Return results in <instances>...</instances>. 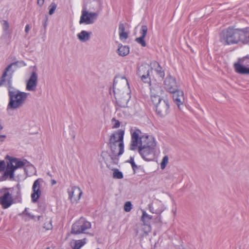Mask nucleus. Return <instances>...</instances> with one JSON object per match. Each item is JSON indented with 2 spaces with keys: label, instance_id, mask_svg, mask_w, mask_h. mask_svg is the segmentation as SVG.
<instances>
[{
  "label": "nucleus",
  "instance_id": "nucleus-1",
  "mask_svg": "<svg viewBox=\"0 0 249 249\" xmlns=\"http://www.w3.org/2000/svg\"><path fill=\"white\" fill-rule=\"evenodd\" d=\"M18 62L12 63L9 65L5 69L1 76V86H5L8 88L9 101L8 107L12 109H17L21 107L25 104L29 93L20 91L14 89L12 87V77L15 69L13 66H17Z\"/></svg>",
  "mask_w": 249,
  "mask_h": 249
},
{
  "label": "nucleus",
  "instance_id": "nucleus-2",
  "mask_svg": "<svg viewBox=\"0 0 249 249\" xmlns=\"http://www.w3.org/2000/svg\"><path fill=\"white\" fill-rule=\"evenodd\" d=\"M141 131L136 129L131 134L130 149L135 150L138 147L139 152L145 160H151L154 158L156 143L155 139L151 136L143 135L140 137Z\"/></svg>",
  "mask_w": 249,
  "mask_h": 249
},
{
  "label": "nucleus",
  "instance_id": "nucleus-3",
  "mask_svg": "<svg viewBox=\"0 0 249 249\" xmlns=\"http://www.w3.org/2000/svg\"><path fill=\"white\" fill-rule=\"evenodd\" d=\"M128 85L127 80L125 76L118 75L116 76L114 79L113 90L115 99L117 100L118 105L121 107H125L127 106L130 96L127 93L123 97H121V91L123 90L124 88H125Z\"/></svg>",
  "mask_w": 249,
  "mask_h": 249
},
{
  "label": "nucleus",
  "instance_id": "nucleus-4",
  "mask_svg": "<svg viewBox=\"0 0 249 249\" xmlns=\"http://www.w3.org/2000/svg\"><path fill=\"white\" fill-rule=\"evenodd\" d=\"M238 29L229 27L220 34V41L224 45L236 44L239 42Z\"/></svg>",
  "mask_w": 249,
  "mask_h": 249
},
{
  "label": "nucleus",
  "instance_id": "nucleus-5",
  "mask_svg": "<svg viewBox=\"0 0 249 249\" xmlns=\"http://www.w3.org/2000/svg\"><path fill=\"white\" fill-rule=\"evenodd\" d=\"M155 105L157 114L160 117H164L170 112V105L167 99H160L157 103H153Z\"/></svg>",
  "mask_w": 249,
  "mask_h": 249
},
{
  "label": "nucleus",
  "instance_id": "nucleus-6",
  "mask_svg": "<svg viewBox=\"0 0 249 249\" xmlns=\"http://www.w3.org/2000/svg\"><path fill=\"white\" fill-rule=\"evenodd\" d=\"M124 130L119 129L112 133L109 138V143H118L119 152L118 156L122 155L124 153Z\"/></svg>",
  "mask_w": 249,
  "mask_h": 249
},
{
  "label": "nucleus",
  "instance_id": "nucleus-7",
  "mask_svg": "<svg viewBox=\"0 0 249 249\" xmlns=\"http://www.w3.org/2000/svg\"><path fill=\"white\" fill-rule=\"evenodd\" d=\"M233 67L236 72L242 74H249V56L239 58L234 63Z\"/></svg>",
  "mask_w": 249,
  "mask_h": 249
},
{
  "label": "nucleus",
  "instance_id": "nucleus-8",
  "mask_svg": "<svg viewBox=\"0 0 249 249\" xmlns=\"http://www.w3.org/2000/svg\"><path fill=\"white\" fill-rule=\"evenodd\" d=\"M90 228V223L86 221L85 218L82 217L72 225L71 233L73 234H79L85 233L87 230Z\"/></svg>",
  "mask_w": 249,
  "mask_h": 249
},
{
  "label": "nucleus",
  "instance_id": "nucleus-9",
  "mask_svg": "<svg viewBox=\"0 0 249 249\" xmlns=\"http://www.w3.org/2000/svg\"><path fill=\"white\" fill-rule=\"evenodd\" d=\"M152 69H150L147 65H142L139 67L137 74L143 82L150 83L151 79L149 73Z\"/></svg>",
  "mask_w": 249,
  "mask_h": 249
},
{
  "label": "nucleus",
  "instance_id": "nucleus-10",
  "mask_svg": "<svg viewBox=\"0 0 249 249\" xmlns=\"http://www.w3.org/2000/svg\"><path fill=\"white\" fill-rule=\"evenodd\" d=\"M164 88L170 93L177 91L178 86L176 79L171 75H168L164 81Z\"/></svg>",
  "mask_w": 249,
  "mask_h": 249
},
{
  "label": "nucleus",
  "instance_id": "nucleus-11",
  "mask_svg": "<svg viewBox=\"0 0 249 249\" xmlns=\"http://www.w3.org/2000/svg\"><path fill=\"white\" fill-rule=\"evenodd\" d=\"M43 182L42 178H38L36 180L33 185L32 190L33 193L31 194L32 200L34 203L37 201L41 195L40 190L41 184Z\"/></svg>",
  "mask_w": 249,
  "mask_h": 249
},
{
  "label": "nucleus",
  "instance_id": "nucleus-12",
  "mask_svg": "<svg viewBox=\"0 0 249 249\" xmlns=\"http://www.w3.org/2000/svg\"><path fill=\"white\" fill-rule=\"evenodd\" d=\"M98 17L96 13L90 12L87 11H82V15L80 17L79 21L80 24L86 23V24H90L94 23Z\"/></svg>",
  "mask_w": 249,
  "mask_h": 249
},
{
  "label": "nucleus",
  "instance_id": "nucleus-13",
  "mask_svg": "<svg viewBox=\"0 0 249 249\" xmlns=\"http://www.w3.org/2000/svg\"><path fill=\"white\" fill-rule=\"evenodd\" d=\"M150 84L151 99L152 103H157L158 100L161 99L160 95L163 90L160 86L157 84L151 85Z\"/></svg>",
  "mask_w": 249,
  "mask_h": 249
},
{
  "label": "nucleus",
  "instance_id": "nucleus-14",
  "mask_svg": "<svg viewBox=\"0 0 249 249\" xmlns=\"http://www.w3.org/2000/svg\"><path fill=\"white\" fill-rule=\"evenodd\" d=\"M38 75L36 71H32L29 79L27 80L26 89L28 91H35L37 85Z\"/></svg>",
  "mask_w": 249,
  "mask_h": 249
},
{
  "label": "nucleus",
  "instance_id": "nucleus-15",
  "mask_svg": "<svg viewBox=\"0 0 249 249\" xmlns=\"http://www.w3.org/2000/svg\"><path fill=\"white\" fill-rule=\"evenodd\" d=\"M68 193L69 198L72 203L77 202L83 194L80 188L76 186H73L71 189H68Z\"/></svg>",
  "mask_w": 249,
  "mask_h": 249
},
{
  "label": "nucleus",
  "instance_id": "nucleus-16",
  "mask_svg": "<svg viewBox=\"0 0 249 249\" xmlns=\"http://www.w3.org/2000/svg\"><path fill=\"white\" fill-rule=\"evenodd\" d=\"M5 159L15 171L18 168H22L25 165L24 161H22L16 158L10 157L9 155H6Z\"/></svg>",
  "mask_w": 249,
  "mask_h": 249
},
{
  "label": "nucleus",
  "instance_id": "nucleus-17",
  "mask_svg": "<svg viewBox=\"0 0 249 249\" xmlns=\"http://www.w3.org/2000/svg\"><path fill=\"white\" fill-rule=\"evenodd\" d=\"M6 162V167L4 170L3 174L1 176V180H12L14 178L15 170L7 161Z\"/></svg>",
  "mask_w": 249,
  "mask_h": 249
},
{
  "label": "nucleus",
  "instance_id": "nucleus-18",
  "mask_svg": "<svg viewBox=\"0 0 249 249\" xmlns=\"http://www.w3.org/2000/svg\"><path fill=\"white\" fill-rule=\"evenodd\" d=\"M13 203V199L11 194L6 192L1 196V206L3 209L10 207Z\"/></svg>",
  "mask_w": 249,
  "mask_h": 249
},
{
  "label": "nucleus",
  "instance_id": "nucleus-19",
  "mask_svg": "<svg viewBox=\"0 0 249 249\" xmlns=\"http://www.w3.org/2000/svg\"><path fill=\"white\" fill-rule=\"evenodd\" d=\"M239 42L244 44L249 42V28L244 29H238Z\"/></svg>",
  "mask_w": 249,
  "mask_h": 249
},
{
  "label": "nucleus",
  "instance_id": "nucleus-20",
  "mask_svg": "<svg viewBox=\"0 0 249 249\" xmlns=\"http://www.w3.org/2000/svg\"><path fill=\"white\" fill-rule=\"evenodd\" d=\"M172 93H173V98L174 102L179 107L180 105L183 104L184 101L183 92L178 89L177 91Z\"/></svg>",
  "mask_w": 249,
  "mask_h": 249
},
{
  "label": "nucleus",
  "instance_id": "nucleus-21",
  "mask_svg": "<svg viewBox=\"0 0 249 249\" xmlns=\"http://www.w3.org/2000/svg\"><path fill=\"white\" fill-rule=\"evenodd\" d=\"M147 33V27L146 25H142L141 27V29L140 30V34H141V36L139 37H137L135 39V41L141 44L142 47L146 46V43L144 41V38Z\"/></svg>",
  "mask_w": 249,
  "mask_h": 249
},
{
  "label": "nucleus",
  "instance_id": "nucleus-22",
  "mask_svg": "<svg viewBox=\"0 0 249 249\" xmlns=\"http://www.w3.org/2000/svg\"><path fill=\"white\" fill-rule=\"evenodd\" d=\"M91 32H89L83 30L78 34H77V38L82 42H85L88 41L91 35Z\"/></svg>",
  "mask_w": 249,
  "mask_h": 249
},
{
  "label": "nucleus",
  "instance_id": "nucleus-23",
  "mask_svg": "<svg viewBox=\"0 0 249 249\" xmlns=\"http://www.w3.org/2000/svg\"><path fill=\"white\" fill-rule=\"evenodd\" d=\"M151 65L155 71H156L157 74L161 78H163L165 75L164 71L160 65L159 63L156 61H154L151 63Z\"/></svg>",
  "mask_w": 249,
  "mask_h": 249
},
{
  "label": "nucleus",
  "instance_id": "nucleus-24",
  "mask_svg": "<svg viewBox=\"0 0 249 249\" xmlns=\"http://www.w3.org/2000/svg\"><path fill=\"white\" fill-rule=\"evenodd\" d=\"M129 52V48L127 46H119L118 49V53L119 55L125 56L128 54Z\"/></svg>",
  "mask_w": 249,
  "mask_h": 249
},
{
  "label": "nucleus",
  "instance_id": "nucleus-25",
  "mask_svg": "<svg viewBox=\"0 0 249 249\" xmlns=\"http://www.w3.org/2000/svg\"><path fill=\"white\" fill-rule=\"evenodd\" d=\"M152 219V216L148 214L145 211H142V221L143 224H150V221Z\"/></svg>",
  "mask_w": 249,
  "mask_h": 249
},
{
  "label": "nucleus",
  "instance_id": "nucleus-26",
  "mask_svg": "<svg viewBox=\"0 0 249 249\" xmlns=\"http://www.w3.org/2000/svg\"><path fill=\"white\" fill-rule=\"evenodd\" d=\"M12 37V32H3V40L6 43H9Z\"/></svg>",
  "mask_w": 249,
  "mask_h": 249
},
{
  "label": "nucleus",
  "instance_id": "nucleus-27",
  "mask_svg": "<svg viewBox=\"0 0 249 249\" xmlns=\"http://www.w3.org/2000/svg\"><path fill=\"white\" fill-rule=\"evenodd\" d=\"M113 178L117 179H122L123 178V173L118 169H113Z\"/></svg>",
  "mask_w": 249,
  "mask_h": 249
},
{
  "label": "nucleus",
  "instance_id": "nucleus-28",
  "mask_svg": "<svg viewBox=\"0 0 249 249\" xmlns=\"http://www.w3.org/2000/svg\"><path fill=\"white\" fill-rule=\"evenodd\" d=\"M86 244L84 240H78L75 241L73 249H80L83 246Z\"/></svg>",
  "mask_w": 249,
  "mask_h": 249
},
{
  "label": "nucleus",
  "instance_id": "nucleus-29",
  "mask_svg": "<svg viewBox=\"0 0 249 249\" xmlns=\"http://www.w3.org/2000/svg\"><path fill=\"white\" fill-rule=\"evenodd\" d=\"M109 147L112 153L114 155H118V152H117V147H118V143H109Z\"/></svg>",
  "mask_w": 249,
  "mask_h": 249
},
{
  "label": "nucleus",
  "instance_id": "nucleus-30",
  "mask_svg": "<svg viewBox=\"0 0 249 249\" xmlns=\"http://www.w3.org/2000/svg\"><path fill=\"white\" fill-rule=\"evenodd\" d=\"M168 162V157L167 156L163 157L162 161L160 163V168L161 169H164Z\"/></svg>",
  "mask_w": 249,
  "mask_h": 249
},
{
  "label": "nucleus",
  "instance_id": "nucleus-31",
  "mask_svg": "<svg viewBox=\"0 0 249 249\" xmlns=\"http://www.w3.org/2000/svg\"><path fill=\"white\" fill-rule=\"evenodd\" d=\"M2 29L3 32H11L9 29V24L6 20H3Z\"/></svg>",
  "mask_w": 249,
  "mask_h": 249
},
{
  "label": "nucleus",
  "instance_id": "nucleus-32",
  "mask_svg": "<svg viewBox=\"0 0 249 249\" xmlns=\"http://www.w3.org/2000/svg\"><path fill=\"white\" fill-rule=\"evenodd\" d=\"M56 4L54 2H52L50 6H49V14L50 15H53L54 13V12L56 8Z\"/></svg>",
  "mask_w": 249,
  "mask_h": 249
},
{
  "label": "nucleus",
  "instance_id": "nucleus-33",
  "mask_svg": "<svg viewBox=\"0 0 249 249\" xmlns=\"http://www.w3.org/2000/svg\"><path fill=\"white\" fill-rule=\"evenodd\" d=\"M129 162L132 166V168L133 170L134 173H135L136 172V169L138 168L139 167L135 164L134 162V158L132 157H130V160L128 161Z\"/></svg>",
  "mask_w": 249,
  "mask_h": 249
},
{
  "label": "nucleus",
  "instance_id": "nucleus-34",
  "mask_svg": "<svg viewBox=\"0 0 249 249\" xmlns=\"http://www.w3.org/2000/svg\"><path fill=\"white\" fill-rule=\"evenodd\" d=\"M132 209V204L130 201L125 203L124 205V210L126 212H129Z\"/></svg>",
  "mask_w": 249,
  "mask_h": 249
},
{
  "label": "nucleus",
  "instance_id": "nucleus-35",
  "mask_svg": "<svg viewBox=\"0 0 249 249\" xmlns=\"http://www.w3.org/2000/svg\"><path fill=\"white\" fill-rule=\"evenodd\" d=\"M111 122H114L112 126V128H117L120 126V122L119 120L115 119V118H113L111 119Z\"/></svg>",
  "mask_w": 249,
  "mask_h": 249
},
{
  "label": "nucleus",
  "instance_id": "nucleus-36",
  "mask_svg": "<svg viewBox=\"0 0 249 249\" xmlns=\"http://www.w3.org/2000/svg\"><path fill=\"white\" fill-rule=\"evenodd\" d=\"M143 230L144 233L146 234L150 232L151 230V227L150 224H144Z\"/></svg>",
  "mask_w": 249,
  "mask_h": 249
},
{
  "label": "nucleus",
  "instance_id": "nucleus-37",
  "mask_svg": "<svg viewBox=\"0 0 249 249\" xmlns=\"http://www.w3.org/2000/svg\"><path fill=\"white\" fill-rule=\"evenodd\" d=\"M119 36L121 40L126 39L128 37V34L124 32L119 33Z\"/></svg>",
  "mask_w": 249,
  "mask_h": 249
},
{
  "label": "nucleus",
  "instance_id": "nucleus-38",
  "mask_svg": "<svg viewBox=\"0 0 249 249\" xmlns=\"http://www.w3.org/2000/svg\"><path fill=\"white\" fill-rule=\"evenodd\" d=\"M149 208L150 211L151 212H152V213H160L161 212L160 211H159V210L155 211L152 205H151V204L149 205Z\"/></svg>",
  "mask_w": 249,
  "mask_h": 249
},
{
  "label": "nucleus",
  "instance_id": "nucleus-39",
  "mask_svg": "<svg viewBox=\"0 0 249 249\" xmlns=\"http://www.w3.org/2000/svg\"><path fill=\"white\" fill-rule=\"evenodd\" d=\"M125 27L123 23H120L119 26V33L124 32Z\"/></svg>",
  "mask_w": 249,
  "mask_h": 249
},
{
  "label": "nucleus",
  "instance_id": "nucleus-40",
  "mask_svg": "<svg viewBox=\"0 0 249 249\" xmlns=\"http://www.w3.org/2000/svg\"><path fill=\"white\" fill-rule=\"evenodd\" d=\"M6 167V166L5 161L1 160V171L4 170Z\"/></svg>",
  "mask_w": 249,
  "mask_h": 249
},
{
  "label": "nucleus",
  "instance_id": "nucleus-41",
  "mask_svg": "<svg viewBox=\"0 0 249 249\" xmlns=\"http://www.w3.org/2000/svg\"><path fill=\"white\" fill-rule=\"evenodd\" d=\"M30 29V26L29 24H27L25 26V32H26V34H28L29 30Z\"/></svg>",
  "mask_w": 249,
  "mask_h": 249
},
{
  "label": "nucleus",
  "instance_id": "nucleus-42",
  "mask_svg": "<svg viewBox=\"0 0 249 249\" xmlns=\"http://www.w3.org/2000/svg\"><path fill=\"white\" fill-rule=\"evenodd\" d=\"M37 0V4L40 6H41L43 4L44 2V0Z\"/></svg>",
  "mask_w": 249,
  "mask_h": 249
},
{
  "label": "nucleus",
  "instance_id": "nucleus-43",
  "mask_svg": "<svg viewBox=\"0 0 249 249\" xmlns=\"http://www.w3.org/2000/svg\"><path fill=\"white\" fill-rule=\"evenodd\" d=\"M47 25V18H46V19H45V20L43 23V27L44 28V29L46 28Z\"/></svg>",
  "mask_w": 249,
  "mask_h": 249
},
{
  "label": "nucleus",
  "instance_id": "nucleus-44",
  "mask_svg": "<svg viewBox=\"0 0 249 249\" xmlns=\"http://www.w3.org/2000/svg\"><path fill=\"white\" fill-rule=\"evenodd\" d=\"M27 209L26 208L24 211L22 213L23 214H27L28 215H29V214L27 213Z\"/></svg>",
  "mask_w": 249,
  "mask_h": 249
},
{
  "label": "nucleus",
  "instance_id": "nucleus-45",
  "mask_svg": "<svg viewBox=\"0 0 249 249\" xmlns=\"http://www.w3.org/2000/svg\"><path fill=\"white\" fill-rule=\"evenodd\" d=\"M6 138L5 135H1V142L4 141V139Z\"/></svg>",
  "mask_w": 249,
  "mask_h": 249
},
{
  "label": "nucleus",
  "instance_id": "nucleus-46",
  "mask_svg": "<svg viewBox=\"0 0 249 249\" xmlns=\"http://www.w3.org/2000/svg\"><path fill=\"white\" fill-rule=\"evenodd\" d=\"M156 221L161 222L160 217H157L156 219Z\"/></svg>",
  "mask_w": 249,
  "mask_h": 249
},
{
  "label": "nucleus",
  "instance_id": "nucleus-47",
  "mask_svg": "<svg viewBox=\"0 0 249 249\" xmlns=\"http://www.w3.org/2000/svg\"><path fill=\"white\" fill-rule=\"evenodd\" d=\"M56 183V181L54 179H52V185H54Z\"/></svg>",
  "mask_w": 249,
  "mask_h": 249
},
{
  "label": "nucleus",
  "instance_id": "nucleus-48",
  "mask_svg": "<svg viewBox=\"0 0 249 249\" xmlns=\"http://www.w3.org/2000/svg\"><path fill=\"white\" fill-rule=\"evenodd\" d=\"M47 174L49 176H50V177H52V174H51L50 172H48V173H47Z\"/></svg>",
  "mask_w": 249,
  "mask_h": 249
}]
</instances>
